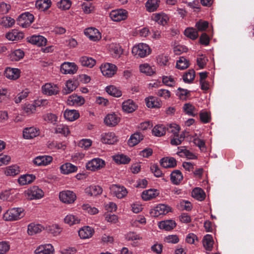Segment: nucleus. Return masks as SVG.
<instances>
[{
  "label": "nucleus",
  "instance_id": "1",
  "mask_svg": "<svg viewBox=\"0 0 254 254\" xmlns=\"http://www.w3.org/2000/svg\"><path fill=\"white\" fill-rule=\"evenodd\" d=\"M24 216L23 209L21 208H12L7 210L3 215L5 221H12L19 220Z\"/></svg>",
  "mask_w": 254,
  "mask_h": 254
},
{
  "label": "nucleus",
  "instance_id": "2",
  "mask_svg": "<svg viewBox=\"0 0 254 254\" xmlns=\"http://www.w3.org/2000/svg\"><path fill=\"white\" fill-rule=\"evenodd\" d=\"M151 53L149 47L146 44L139 43L132 49V53L136 58H144Z\"/></svg>",
  "mask_w": 254,
  "mask_h": 254
},
{
  "label": "nucleus",
  "instance_id": "3",
  "mask_svg": "<svg viewBox=\"0 0 254 254\" xmlns=\"http://www.w3.org/2000/svg\"><path fill=\"white\" fill-rule=\"evenodd\" d=\"M34 15L29 12H24L20 15L17 19V24L24 28L29 26L33 22Z\"/></svg>",
  "mask_w": 254,
  "mask_h": 254
},
{
  "label": "nucleus",
  "instance_id": "4",
  "mask_svg": "<svg viewBox=\"0 0 254 254\" xmlns=\"http://www.w3.org/2000/svg\"><path fill=\"white\" fill-rule=\"evenodd\" d=\"M171 211V208L165 204H159L154 208L150 210L151 216L157 217L160 215H165Z\"/></svg>",
  "mask_w": 254,
  "mask_h": 254
},
{
  "label": "nucleus",
  "instance_id": "5",
  "mask_svg": "<svg viewBox=\"0 0 254 254\" xmlns=\"http://www.w3.org/2000/svg\"><path fill=\"white\" fill-rule=\"evenodd\" d=\"M25 193L27 198L30 200L40 199L44 195L43 191L37 186L31 187L25 191Z\"/></svg>",
  "mask_w": 254,
  "mask_h": 254
},
{
  "label": "nucleus",
  "instance_id": "6",
  "mask_svg": "<svg viewBox=\"0 0 254 254\" xmlns=\"http://www.w3.org/2000/svg\"><path fill=\"white\" fill-rule=\"evenodd\" d=\"M59 198L60 200L67 204L73 203L76 198V195L72 191L66 190L60 192Z\"/></svg>",
  "mask_w": 254,
  "mask_h": 254
},
{
  "label": "nucleus",
  "instance_id": "7",
  "mask_svg": "<svg viewBox=\"0 0 254 254\" xmlns=\"http://www.w3.org/2000/svg\"><path fill=\"white\" fill-rule=\"evenodd\" d=\"M105 165V163L102 159L96 158L88 161L86 165V169L92 171L99 170Z\"/></svg>",
  "mask_w": 254,
  "mask_h": 254
},
{
  "label": "nucleus",
  "instance_id": "8",
  "mask_svg": "<svg viewBox=\"0 0 254 254\" xmlns=\"http://www.w3.org/2000/svg\"><path fill=\"white\" fill-rule=\"evenodd\" d=\"M128 16L127 11L123 9H117L111 11L110 17L114 21H120L126 19Z\"/></svg>",
  "mask_w": 254,
  "mask_h": 254
},
{
  "label": "nucleus",
  "instance_id": "9",
  "mask_svg": "<svg viewBox=\"0 0 254 254\" xmlns=\"http://www.w3.org/2000/svg\"><path fill=\"white\" fill-rule=\"evenodd\" d=\"M100 69L103 75L108 77H111L116 73L117 67L115 64L106 63L104 65H102Z\"/></svg>",
  "mask_w": 254,
  "mask_h": 254
},
{
  "label": "nucleus",
  "instance_id": "10",
  "mask_svg": "<svg viewBox=\"0 0 254 254\" xmlns=\"http://www.w3.org/2000/svg\"><path fill=\"white\" fill-rule=\"evenodd\" d=\"M77 66L74 63L64 62L61 66V71L64 74H73L76 72Z\"/></svg>",
  "mask_w": 254,
  "mask_h": 254
},
{
  "label": "nucleus",
  "instance_id": "11",
  "mask_svg": "<svg viewBox=\"0 0 254 254\" xmlns=\"http://www.w3.org/2000/svg\"><path fill=\"white\" fill-rule=\"evenodd\" d=\"M84 34L93 41H99L101 35L98 30L95 28L89 27L84 30Z\"/></svg>",
  "mask_w": 254,
  "mask_h": 254
},
{
  "label": "nucleus",
  "instance_id": "12",
  "mask_svg": "<svg viewBox=\"0 0 254 254\" xmlns=\"http://www.w3.org/2000/svg\"><path fill=\"white\" fill-rule=\"evenodd\" d=\"M112 192L118 198H122L127 195V189L123 186L118 185H113L110 188Z\"/></svg>",
  "mask_w": 254,
  "mask_h": 254
},
{
  "label": "nucleus",
  "instance_id": "13",
  "mask_svg": "<svg viewBox=\"0 0 254 254\" xmlns=\"http://www.w3.org/2000/svg\"><path fill=\"white\" fill-rule=\"evenodd\" d=\"M101 140L103 143L109 144H113L118 141V137L114 132H107L102 134Z\"/></svg>",
  "mask_w": 254,
  "mask_h": 254
},
{
  "label": "nucleus",
  "instance_id": "14",
  "mask_svg": "<svg viewBox=\"0 0 254 254\" xmlns=\"http://www.w3.org/2000/svg\"><path fill=\"white\" fill-rule=\"evenodd\" d=\"M5 76L11 80H16L20 77V70L18 68L7 67L4 73Z\"/></svg>",
  "mask_w": 254,
  "mask_h": 254
},
{
  "label": "nucleus",
  "instance_id": "15",
  "mask_svg": "<svg viewBox=\"0 0 254 254\" xmlns=\"http://www.w3.org/2000/svg\"><path fill=\"white\" fill-rule=\"evenodd\" d=\"M54 247L50 244L39 246L35 250V254H54Z\"/></svg>",
  "mask_w": 254,
  "mask_h": 254
},
{
  "label": "nucleus",
  "instance_id": "16",
  "mask_svg": "<svg viewBox=\"0 0 254 254\" xmlns=\"http://www.w3.org/2000/svg\"><path fill=\"white\" fill-rule=\"evenodd\" d=\"M42 91L44 94L51 96L58 94L59 88L56 85L46 83L42 86Z\"/></svg>",
  "mask_w": 254,
  "mask_h": 254
},
{
  "label": "nucleus",
  "instance_id": "17",
  "mask_svg": "<svg viewBox=\"0 0 254 254\" xmlns=\"http://www.w3.org/2000/svg\"><path fill=\"white\" fill-rule=\"evenodd\" d=\"M27 39L29 43L39 47L45 46L47 43V39L41 35H33Z\"/></svg>",
  "mask_w": 254,
  "mask_h": 254
},
{
  "label": "nucleus",
  "instance_id": "18",
  "mask_svg": "<svg viewBox=\"0 0 254 254\" xmlns=\"http://www.w3.org/2000/svg\"><path fill=\"white\" fill-rule=\"evenodd\" d=\"M53 158L50 156H39L36 157L33 161L37 166H46L52 161Z\"/></svg>",
  "mask_w": 254,
  "mask_h": 254
},
{
  "label": "nucleus",
  "instance_id": "19",
  "mask_svg": "<svg viewBox=\"0 0 254 254\" xmlns=\"http://www.w3.org/2000/svg\"><path fill=\"white\" fill-rule=\"evenodd\" d=\"M94 233L93 229L89 226H85L78 231V235L81 239H86L91 238Z\"/></svg>",
  "mask_w": 254,
  "mask_h": 254
},
{
  "label": "nucleus",
  "instance_id": "20",
  "mask_svg": "<svg viewBox=\"0 0 254 254\" xmlns=\"http://www.w3.org/2000/svg\"><path fill=\"white\" fill-rule=\"evenodd\" d=\"M5 37L8 40L18 41L24 37V34L17 30L13 29L7 33L5 35Z\"/></svg>",
  "mask_w": 254,
  "mask_h": 254
},
{
  "label": "nucleus",
  "instance_id": "21",
  "mask_svg": "<svg viewBox=\"0 0 254 254\" xmlns=\"http://www.w3.org/2000/svg\"><path fill=\"white\" fill-rule=\"evenodd\" d=\"M39 130L34 127H27L24 129L23 135L26 139H31L39 135Z\"/></svg>",
  "mask_w": 254,
  "mask_h": 254
},
{
  "label": "nucleus",
  "instance_id": "22",
  "mask_svg": "<svg viewBox=\"0 0 254 254\" xmlns=\"http://www.w3.org/2000/svg\"><path fill=\"white\" fill-rule=\"evenodd\" d=\"M176 223L173 220H166L159 222L158 227L161 229L166 231L173 230L176 226Z\"/></svg>",
  "mask_w": 254,
  "mask_h": 254
},
{
  "label": "nucleus",
  "instance_id": "23",
  "mask_svg": "<svg viewBox=\"0 0 254 254\" xmlns=\"http://www.w3.org/2000/svg\"><path fill=\"white\" fill-rule=\"evenodd\" d=\"M120 118L116 114H109L104 119L105 124L109 127L116 126L120 122Z\"/></svg>",
  "mask_w": 254,
  "mask_h": 254
},
{
  "label": "nucleus",
  "instance_id": "24",
  "mask_svg": "<svg viewBox=\"0 0 254 254\" xmlns=\"http://www.w3.org/2000/svg\"><path fill=\"white\" fill-rule=\"evenodd\" d=\"M137 105L131 99H128L122 104L123 111L128 113L134 112L137 109Z\"/></svg>",
  "mask_w": 254,
  "mask_h": 254
},
{
  "label": "nucleus",
  "instance_id": "25",
  "mask_svg": "<svg viewBox=\"0 0 254 254\" xmlns=\"http://www.w3.org/2000/svg\"><path fill=\"white\" fill-rule=\"evenodd\" d=\"M84 103V99L81 96L76 95H72L68 97L67 103L70 106H79Z\"/></svg>",
  "mask_w": 254,
  "mask_h": 254
},
{
  "label": "nucleus",
  "instance_id": "26",
  "mask_svg": "<svg viewBox=\"0 0 254 254\" xmlns=\"http://www.w3.org/2000/svg\"><path fill=\"white\" fill-rule=\"evenodd\" d=\"M159 195V192L155 189H149L144 190L141 194L142 198L145 201H147L155 198Z\"/></svg>",
  "mask_w": 254,
  "mask_h": 254
},
{
  "label": "nucleus",
  "instance_id": "27",
  "mask_svg": "<svg viewBox=\"0 0 254 254\" xmlns=\"http://www.w3.org/2000/svg\"><path fill=\"white\" fill-rule=\"evenodd\" d=\"M44 229V227L39 224L31 223L28 226L27 232L32 236L40 233Z\"/></svg>",
  "mask_w": 254,
  "mask_h": 254
},
{
  "label": "nucleus",
  "instance_id": "28",
  "mask_svg": "<svg viewBox=\"0 0 254 254\" xmlns=\"http://www.w3.org/2000/svg\"><path fill=\"white\" fill-rule=\"evenodd\" d=\"M60 170L62 173L69 174L76 172L77 167L70 163H65L60 167Z\"/></svg>",
  "mask_w": 254,
  "mask_h": 254
},
{
  "label": "nucleus",
  "instance_id": "29",
  "mask_svg": "<svg viewBox=\"0 0 254 254\" xmlns=\"http://www.w3.org/2000/svg\"><path fill=\"white\" fill-rule=\"evenodd\" d=\"M143 138V135L140 133L136 132L130 136L127 143L129 146L132 147L137 145Z\"/></svg>",
  "mask_w": 254,
  "mask_h": 254
},
{
  "label": "nucleus",
  "instance_id": "30",
  "mask_svg": "<svg viewBox=\"0 0 254 254\" xmlns=\"http://www.w3.org/2000/svg\"><path fill=\"white\" fill-rule=\"evenodd\" d=\"M79 62L82 66L89 68H92L96 64V61L94 59L87 56L80 57Z\"/></svg>",
  "mask_w": 254,
  "mask_h": 254
},
{
  "label": "nucleus",
  "instance_id": "31",
  "mask_svg": "<svg viewBox=\"0 0 254 254\" xmlns=\"http://www.w3.org/2000/svg\"><path fill=\"white\" fill-rule=\"evenodd\" d=\"M35 179V176L32 174L21 175L18 179V182L21 186L31 183Z\"/></svg>",
  "mask_w": 254,
  "mask_h": 254
},
{
  "label": "nucleus",
  "instance_id": "32",
  "mask_svg": "<svg viewBox=\"0 0 254 254\" xmlns=\"http://www.w3.org/2000/svg\"><path fill=\"white\" fill-rule=\"evenodd\" d=\"M64 222L69 226L78 224L80 223L81 219L76 215L68 214L64 219Z\"/></svg>",
  "mask_w": 254,
  "mask_h": 254
},
{
  "label": "nucleus",
  "instance_id": "33",
  "mask_svg": "<svg viewBox=\"0 0 254 254\" xmlns=\"http://www.w3.org/2000/svg\"><path fill=\"white\" fill-rule=\"evenodd\" d=\"M64 117L68 121H73L79 117V113L75 110H66L64 112Z\"/></svg>",
  "mask_w": 254,
  "mask_h": 254
},
{
  "label": "nucleus",
  "instance_id": "34",
  "mask_svg": "<svg viewBox=\"0 0 254 254\" xmlns=\"http://www.w3.org/2000/svg\"><path fill=\"white\" fill-rule=\"evenodd\" d=\"M183 179V175L179 170H174L171 174V181L175 185H179Z\"/></svg>",
  "mask_w": 254,
  "mask_h": 254
},
{
  "label": "nucleus",
  "instance_id": "35",
  "mask_svg": "<svg viewBox=\"0 0 254 254\" xmlns=\"http://www.w3.org/2000/svg\"><path fill=\"white\" fill-rule=\"evenodd\" d=\"M146 106L148 108H160L161 106V103L159 101L158 99L153 96H150L145 99Z\"/></svg>",
  "mask_w": 254,
  "mask_h": 254
},
{
  "label": "nucleus",
  "instance_id": "36",
  "mask_svg": "<svg viewBox=\"0 0 254 254\" xmlns=\"http://www.w3.org/2000/svg\"><path fill=\"white\" fill-rule=\"evenodd\" d=\"M162 166L165 168H173L176 165V161L174 158L165 157L162 158L160 161Z\"/></svg>",
  "mask_w": 254,
  "mask_h": 254
},
{
  "label": "nucleus",
  "instance_id": "37",
  "mask_svg": "<svg viewBox=\"0 0 254 254\" xmlns=\"http://www.w3.org/2000/svg\"><path fill=\"white\" fill-rule=\"evenodd\" d=\"M102 192V188L98 186H91L85 189V193L90 196H96Z\"/></svg>",
  "mask_w": 254,
  "mask_h": 254
},
{
  "label": "nucleus",
  "instance_id": "38",
  "mask_svg": "<svg viewBox=\"0 0 254 254\" xmlns=\"http://www.w3.org/2000/svg\"><path fill=\"white\" fill-rule=\"evenodd\" d=\"M51 5V0H38L36 2V7L41 11L47 10Z\"/></svg>",
  "mask_w": 254,
  "mask_h": 254
},
{
  "label": "nucleus",
  "instance_id": "39",
  "mask_svg": "<svg viewBox=\"0 0 254 254\" xmlns=\"http://www.w3.org/2000/svg\"><path fill=\"white\" fill-rule=\"evenodd\" d=\"M77 87V85L76 81L69 80L67 81L65 87L64 88L63 92L64 94H68L74 90Z\"/></svg>",
  "mask_w": 254,
  "mask_h": 254
},
{
  "label": "nucleus",
  "instance_id": "40",
  "mask_svg": "<svg viewBox=\"0 0 254 254\" xmlns=\"http://www.w3.org/2000/svg\"><path fill=\"white\" fill-rule=\"evenodd\" d=\"M153 19L158 24L164 25L167 23L169 18L164 13H156L154 15Z\"/></svg>",
  "mask_w": 254,
  "mask_h": 254
},
{
  "label": "nucleus",
  "instance_id": "41",
  "mask_svg": "<svg viewBox=\"0 0 254 254\" xmlns=\"http://www.w3.org/2000/svg\"><path fill=\"white\" fill-rule=\"evenodd\" d=\"M192 196L199 200L202 201L205 198V193L200 188H195L191 192Z\"/></svg>",
  "mask_w": 254,
  "mask_h": 254
},
{
  "label": "nucleus",
  "instance_id": "42",
  "mask_svg": "<svg viewBox=\"0 0 254 254\" xmlns=\"http://www.w3.org/2000/svg\"><path fill=\"white\" fill-rule=\"evenodd\" d=\"M106 91L109 94L115 97H121L122 95L121 90L114 85L107 86Z\"/></svg>",
  "mask_w": 254,
  "mask_h": 254
},
{
  "label": "nucleus",
  "instance_id": "43",
  "mask_svg": "<svg viewBox=\"0 0 254 254\" xmlns=\"http://www.w3.org/2000/svg\"><path fill=\"white\" fill-rule=\"evenodd\" d=\"M159 2L158 0H148L145 4L147 10L149 12L154 11L158 7Z\"/></svg>",
  "mask_w": 254,
  "mask_h": 254
},
{
  "label": "nucleus",
  "instance_id": "44",
  "mask_svg": "<svg viewBox=\"0 0 254 254\" xmlns=\"http://www.w3.org/2000/svg\"><path fill=\"white\" fill-rule=\"evenodd\" d=\"M203 245L207 251H211L213 247V240L210 235H206L203 239Z\"/></svg>",
  "mask_w": 254,
  "mask_h": 254
},
{
  "label": "nucleus",
  "instance_id": "45",
  "mask_svg": "<svg viewBox=\"0 0 254 254\" xmlns=\"http://www.w3.org/2000/svg\"><path fill=\"white\" fill-rule=\"evenodd\" d=\"M166 131V128L163 125L155 126L152 129V133L156 136L164 135Z\"/></svg>",
  "mask_w": 254,
  "mask_h": 254
},
{
  "label": "nucleus",
  "instance_id": "46",
  "mask_svg": "<svg viewBox=\"0 0 254 254\" xmlns=\"http://www.w3.org/2000/svg\"><path fill=\"white\" fill-rule=\"evenodd\" d=\"M20 173L19 167L17 165H12L7 167L5 171L4 174L6 176H14Z\"/></svg>",
  "mask_w": 254,
  "mask_h": 254
},
{
  "label": "nucleus",
  "instance_id": "47",
  "mask_svg": "<svg viewBox=\"0 0 254 254\" xmlns=\"http://www.w3.org/2000/svg\"><path fill=\"white\" fill-rule=\"evenodd\" d=\"M190 65L189 61L184 57H181L176 64V67L181 70L187 68Z\"/></svg>",
  "mask_w": 254,
  "mask_h": 254
},
{
  "label": "nucleus",
  "instance_id": "48",
  "mask_svg": "<svg viewBox=\"0 0 254 254\" xmlns=\"http://www.w3.org/2000/svg\"><path fill=\"white\" fill-rule=\"evenodd\" d=\"M111 54L115 58H119L122 53L121 47L118 45L112 44L110 47Z\"/></svg>",
  "mask_w": 254,
  "mask_h": 254
},
{
  "label": "nucleus",
  "instance_id": "49",
  "mask_svg": "<svg viewBox=\"0 0 254 254\" xmlns=\"http://www.w3.org/2000/svg\"><path fill=\"white\" fill-rule=\"evenodd\" d=\"M55 132L57 133H61L64 136H67L70 132L68 127L63 124L58 125L55 128Z\"/></svg>",
  "mask_w": 254,
  "mask_h": 254
},
{
  "label": "nucleus",
  "instance_id": "50",
  "mask_svg": "<svg viewBox=\"0 0 254 254\" xmlns=\"http://www.w3.org/2000/svg\"><path fill=\"white\" fill-rule=\"evenodd\" d=\"M114 160L118 164H127L129 161L130 159L127 156L123 154H119L114 156Z\"/></svg>",
  "mask_w": 254,
  "mask_h": 254
},
{
  "label": "nucleus",
  "instance_id": "51",
  "mask_svg": "<svg viewBox=\"0 0 254 254\" xmlns=\"http://www.w3.org/2000/svg\"><path fill=\"white\" fill-rule=\"evenodd\" d=\"M184 34L188 37L194 40L198 37L197 31L193 28H187L184 31Z\"/></svg>",
  "mask_w": 254,
  "mask_h": 254
},
{
  "label": "nucleus",
  "instance_id": "52",
  "mask_svg": "<svg viewBox=\"0 0 254 254\" xmlns=\"http://www.w3.org/2000/svg\"><path fill=\"white\" fill-rule=\"evenodd\" d=\"M43 119L46 122L55 124L57 122L58 117L56 115L49 113L44 115Z\"/></svg>",
  "mask_w": 254,
  "mask_h": 254
},
{
  "label": "nucleus",
  "instance_id": "53",
  "mask_svg": "<svg viewBox=\"0 0 254 254\" xmlns=\"http://www.w3.org/2000/svg\"><path fill=\"white\" fill-rule=\"evenodd\" d=\"M183 109L185 112L189 115L194 116L196 114L194 107L190 103L185 104Z\"/></svg>",
  "mask_w": 254,
  "mask_h": 254
},
{
  "label": "nucleus",
  "instance_id": "54",
  "mask_svg": "<svg viewBox=\"0 0 254 254\" xmlns=\"http://www.w3.org/2000/svg\"><path fill=\"white\" fill-rule=\"evenodd\" d=\"M139 68L141 72L144 73L148 75H151L154 73L153 69L147 64L140 65Z\"/></svg>",
  "mask_w": 254,
  "mask_h": 254
},
{
  "label": "nucleus",
  "instance_id": "55",
  "mask_svg": "<svg viewBox=\"0 0 254 254\" xmlns=\"http://www.w3.org/2000/svg\"><path fill=\"white\" fill-rule=\"evenodd\" d=\"M177 154L181 157L185 156L190 159H193L196 158V156L192 153L186 149H181L180 151L177 152Z\"/></svg>",
  "mask_w": 254,
  "mask_h": 254
},
{
  "label": "nucleus",
  "instance_id": "56",
  "mask_svg": "<svg viewBox=\"0 0 254 254\" xmlns=\"http://www.w3.org/2000/svg\"><path fill=\"white\" fill-rule=\"evenodd\" d=\"M195 77V71L193 69H190L183 76V79L185 82H191Z\"/></svg>",
  "mask_w": 254,
  "mask_h": 254
},
{
  "label": "nucleus",
  "instance_id": "57",
  "mask_svg": "<svg viewBox=\"0 0 254 254\" xmlns=\"http://www.w3.org/2000/svg\"><path fill=\"white\" fill-rule=\"evenodd\" d=\"M1 23L5 27H10L15 23V20L10 17H4L2 18Z\"/></svg>",
  "mask_w": 254,
  "mask_h": 254
},
{
  "label": "nucleus",
  "instance_id": "58",
  "mask_svg": "<svg viewBox=\"0 0 254 254\" xmlns=\"http://www.w3.org/2000/svg\"><path fill=\"white\" fill-rule=\"evenodd\" d=\"M83 210L85 212L88 213L91 215L97 214L98 212V210L94 207H92L89 204H85L82 206Z\"/></svg>",
  "mask_w": 254,
  "mask_h": 254
},
{
  "label": "nucleus",
  "instance_id": "59",
  "mask_svg": "<svg viewBox=\"0 0 254 254\" xmlns=\"http://www.w3.org/2000/svg\"><path fill=\"white\" fill-rule=\"evenodd\" d=\"M29 93V92L28 90H24L19 93L14 98L15 102L16 103H20L22 100L24 99L28 96Z\"/></svg>",
  "mask_w": 254,
  "mask_h": 254
},
{
  "label": "nucleus",
  "instance_id": "60",
  "mask_svg": "<svg viewBox=\"0 0 254 254\" xmlns=\"http://www.w3.org/2000/svg\"><path fill=\"white\" fill-rule=\"evenodd\" d=\"M71 6V2L69 0H61L58 3L59 8L63 10L68 9Z\"/></svg>",
  "mask_w": 254,
  "mask_h": 254
},
{
  "label": "nucleus",
  "instance_id": "61",
  "mask_svg": "<svg viewBox=\"0 0 254 254\" xmlns=\"http://www.w3.org/2000/svg\"><path fill=\"white\" fill-rule=\"evenodd\" d=\"M208 26V23L206 21L200 20L195 24V27L198 31H203L205 30Z\"/></svg>",
  "mask_w": 254,
  "mask_h": 254
},
{
  "label": "nucleus",
  "instance_id": "62",
  "mask_svg": "<svg viewBox=\"0 0 254 254\" xmlns=\"http://www.w3.org/2000/svg\"><path fill=\"white\" fill-rule=\"evenodd\" d=\"M164 241L168 243L177 244L179 242V238L176 235H168L165 238Z\"/></svg>",
  "mask_w": 254,
  "mask_h": 254
},
{
  "label": "nucleus",
  "instance_id": "63",
  "mask_svg": "<svg viewBox=\"0 0 254 254\" xmlns=\"http://www.w3.org/2000/svg\"><path fill=\"white\" fill-rule=\"evenodd\" d=\"M24 55V53L23 51L20 49L15 50L12 54L13 60L16 61H19V60L23 58Z\"/></svg>",
  "mask_w": 254,
  "mask_h": 254
},
{
  "label": "nucleus",
  "instance_id": "64",
  "mask_svg": "<svg viewBox=\"0 0 254 254\" xmlns=\"http://www.w3.org/2000/svg\"><path fill=\"white\" fill-rule=\"evenodd\" d=\"M162 82L164 84L169 86H173L175 83L174 79L171 76H163Z\"/></svg>",
  "mask_w": 254,
  "mask_h": 254
}]
</instances>
